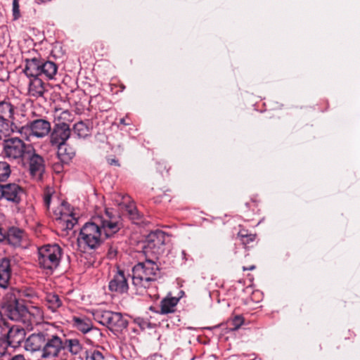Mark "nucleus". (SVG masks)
Returning a JSON list of instances; mask_svg holds the SVG:
<instances>
[{
    "label": "nucleus",
    "instance_id": "79ce46f5",
    "mask_svg": "<svg viewBox=\"0 0 360 360\" xmlns=\"http://www.w3.org/2000/svg\"><path fill=\"white\" fill-rule=\"evenodd\" d=\"M108 162L110 165H115V166H117V167L120 166L118 160H117L115 158H108Z\"/></svg>",
    "mask_w": 360,
    "mask_h": 360
},
{
    "label": "nucleus",
    "instance_id": "a878e982",
    "mask_svg": "<svg viewBox=\"0 0 360 360\" xmlns=\"http://www.w3.org/2000/svg\"><path fill=\"white\" fill-rule=\"evenodd\" d=\"M72 131L79 138H85L89 135L90 129L84 122H78L74 124Z\"/></svg>",
    "mask_w": 360,
    "mask_h": 360
},
{
    "label": "nucleus",
    "instance_id": "c85d7f7f",
    "mask_svg": "<svg viewBox=\"0 0 360 360\" xmlns=\"http://www.w3.org/2000/svg\"><path fill=\"white\" fill-rule=\"evenodd\" d=\"M16 295H19L20 297L22 298L24 302H28L30 303H34V300L37 299L36 293L30 289L25 290L21 292L15 291Z\"/></svg>",
    "mask_w": 360,
    "mask_h": 360
},
{
    "label": "nucleus",
    "instance_id": "4c0bfd02",
    "mask_svg": "<svg viewBox=\"0 0 360 360\" xmlns=\"http://www.w3.org/2000/svg\"><path fill=\"white\" fill-rule=\"evenodd\" d=\"M255 239H256V234H253V233L250 235L247 238L245 237V238H240L241 243L245 246L248 245V244H250L252 242H254L255 240Z\"/></svg>",
    "mask_w": 360,
    "mask_h": 360
},
{
    "label": "nucleus",
    "instance_id": "a211bd4d",
    "mask_svg": "<svg viewBox=\"0 0 360 360\" xmlns=\"http://www.w3.org/2000/svg\"><path fill=\"white\" fill-rule=\"evenodd\" d=\"M25 237V233L22 229L11 226L6 230L5 243L15 247L20 246Z\"/></svg>",
    "mask_w": 360,
    "mask_h": 360
},
{
    "label": "nucleus",
    "instance_id": "b1692460",
    "mask_svg": "<svg viewBox=\"0 0 360 360\" xmlns=\"http://www.w3.org/2000/svg\"><path fill=\"white\" fill-rule=\"evenodd\" d=\"M58 66L52 61H44L42 60L41 75H45L48 79H53L57 73Z\"/></svg>",
    "mask_w": 360,
    "mask_h": 360
},
{
    "label": "nucleus",
    "instance_id": "f8f14e48",
    "mask_svg": "<svg viewBox=\"0 0 360 360\" xmlns=\"http://www.w3.org/2000/svg\"><path fill=\"white\" fill-rule=\"evenodd\" d=\"M108 288L111 292L123 294L127 292L129 285L127 276L123 270L117 269L110 279Z\"/></svg>",
    "mask_w": 360,
    "mask_h": 360
},
{
    "label": "nucleus",
    "instance_id": "f257e3e1",
    "mask_svg": "<svg viewBox=\"0 0 360 360\" xmlns=\"http://www.w3.org/2000/svg\"><path fill=\"white\" fill-rule=\"evenodd\" d=\"M24 348L30 352L40 351L43 359H54L67 353L77 356L84 349L83 343L78 338L49 329L29 335L25 341Z\"/></svg>",
    "mask_w": 360,
    "mask_h": 360
},
{
    "label": "nucleus",
    "instance_id": "c756f323",
    "mask_svg": "<svg viewBox=\"0 0 360 360\" xmlns=\"http://www.w3.org/2000/svg\"><path fill=\"white\" fill-rule=\"evenodd\" d=\"M244 322V318L241 315H237L234 317L229 319L227 321L228 327L231 330H238Z\"/></svg>",
    "mask_w": 360,
    "mask_h": 360
},
{
    "label": "nucleus",
    "instance_id": "8fccbe9b",
    "mask_svg": "<svg viewBox=\"0 0 360 360\" xmlns=\"http://www.w3.org/2000/svg\"><path fill=\"white\" fill-rule=\"evenodd\" d=\"M1 329H2V328H1V326H0V333L1 332Z\"/></svg>",
    "mask_w": 360,
    "mask_h": 360
},
{
    "label": "nucleus",
    "instance_id": "f704fd0d",
    "mask_svg": "<svg viewBox=\"0 0 360 360\" xmlns=\"http://www.w3.org/2000/svg\"><path fill=\"white\" fill-rule=\"evenodd\" d=\"M169 169L170 167H168V164L166 162L162 161L158 162L157 169L162 176H164L165 174H167Z\"/></svg>",
    "mask_w": 360,
    "mask_h": 360
},
{
    "label": "nucleus",
    "instance_id": "2f4dec72",
    "mask_svg": "<svg viewBox=\"0 0 360 360\" xmlns=\"http://www.w3.org/2000/svg\"><path fill=\"white\" fill-rule=\"evenodd\" d=\"M85 354V360H105L103 353L96 349L92 351L86 350Z\"/></svg>",
    "mask_w": 360,
    "mask_h": 360
},
{
    "label": "nucleus",
    "instance_id": "09e8293b",
    "mask_svg": "<svg viewBox=\"0 0 360 360\" xmlns=\"http://www.w3.org/2000/svg\"><path fill=\"white\" fill-rule=\"evenodd\" d=\"M150 309L151 311H153V307H150Z\"/></svg>",
    "mask_w": 360,
    "mask_h": 360
},
{
    "label": "nucleus",
    "instance_id": "ddd939ff",
    "mask_svg": "<svg viewBox=\"0 0 360 360\" xmlns=\"http://www.w3.org/2000/svg\"><path fill=\"white\" fill-rule=\"evenodd\" d=\"M26 127L30 131V134L37 138L46 136L51 129V123L44 119H36L30 121Z\"/></svg>",
    "mask_w": 360,
    "mask_h": 360
},
{
    "label": "nucleus",
    "instance_id": "6e6552de",
    "mask_svg": "<svg viewBox=\"0 0 360 360\" xmlns=\"http://www.w3.org/2000/svg\"><path fill=\"white\" fill-rule=\"evenodd\" d=\"M26 164L28 165L29 172L32 178L37 181H41L45 171V161L44 158L37 153L33 146L27 151L26 156L24 158L23 163L20 165L25 166Z\"/></svg>",
    "mask_w": 360,
    "mask_h": 360
},
{
    "label": "nucleus",
    "instance_id": "6ab92c4d",
    "mask_svg": "<svg viewBox=\"0 0 360 360\" xmlns=\"http://www.w3.org/2000/svg\"><path fill=\"white\" fill-rule=\"evenodd\" d=\"M25 68L24 72L27 77H39L41 75V64L42 59L39 58H33L31 59H26Z\"/></svg>",
    "mask_w": 360,
    "mask_h": 360
},
{
    "label": "nucleus",
    "instance_id": "39448f33",
    "mask_svg": "<svg viewBox=\"0 0 360 360\" xmlns=\"http://www.w3.org/2000/svg\"><path fill=\"white\" fill-rule=\"evenodd\" d=\"M1 310L9 319L24 324L27 306L20 300L15 290L8 292L5 295Z\"/></svg>",
    "mask_w": 360,
    "mask_h": 360
},
{
    "label": "nucleus",
    "instance_id": "49530a36",
    "mask_svg": "<svg viewBox=\"0 0 360 360\" xmlns=\"http://www.w3.org/2000/svg\"><path fill=\"white\" fill-rule=\"evenodd\" d=\"M120 124H122L124 125H128L129 124L125 122V119L122 118L120 120Z\"/></svg>",
    "mask_w": 360,
    "mask_h": 360
},
{
    "label": "nucleus",
    "instance_id": "dca6fc26",
    "mask_svg": "<svg viewBox=\"0 0 360 360\" xmlns=\"http://www.w3.org/2000/svg\"><path fill=\"white\" fill-rule=\"evenodd\" d=\"M12 275L11 260L8 258H3L0 261V287L7 288L10 284Z\"/></svg>",
    "mask_w": 360,
    "mask_h": 360
},
{
    "label": "nucleus",
    "instance_id": "a19ab883",
    "mask_svg": "<svg viewBox=\"0 0 360 360\" xmlns=\"http://www.w3.org/2000/svg\"><path fill=\"white\" fill-rule=\"evenodd\" d=\"M252 233H248V230H245V229H241L239 231V232L238 233V237L239 238H247L248 236H249L250 235H251Z\"/></svg>",
    "mask_w": 360,
    "mask_h": 360
},
{
    "label": "nucleus",
    "instance_id": "7c9ffc66",
    "mask_svg": "<svg viewBox=\"0 0 360 360\" xmlns=\"http://www.w3.org/2000/svg\"><path fill=\"white\" fill-rule=\"evenodd\" d=\"M13 120L0 117V133L8 134L11 130Z\"/></svg>",
    "mask_w": 360,
    "mask_h": 360
},
{
    "label": "nucleus",
    "instance_id": "423d86ee",
    "mask_svg": "<svg viewBox=\"0 0 360 360\" xmlns=\"http://www.w3.org/2000/svg\"><path fill=\"white\" fill-rule=\"evenodd\" d=\"M63 250L57 243L46 244L38 248V263L41 268L52 271L56 269L62 257Z\"/></svg>",
    "mask_w": 360,
    "mask_h": 360
},
{
    "label": "nucleus",
    "instance_id": "5701e85b",
    "mask_svg": "<svg viewBox=\"0 0 360 360\" xmlns=\"http://www.w3.org/2000/svg\"><path fill=\"white\" fill-rule=\"evenodd\" d=\"M72 324L82 333L89 332L93 328L91 321L85 316H73Z\"/></svg>",
    "mask_w": 360,
    "mask_h": 360
},
{
    "label": "nucleus",
    "instance_id": "bb28decb",
    "mask_svg": "<svg viewBox=\"0 0 360 360\" xmlns=\"http://www.w3.org/2000/svg\"><path fill=\"white\" fill-rule=\"evenodd\" d=\"M48 307L52 311H56L62 305V300L59 296L55 293H49L46 297Z\"/></svg>",
    "mask_w": 360,
    "mask_h": 360
},
{
    "label": "nucleus",
    "instance_id": "20e7f679",
    "mask_svg": "<svg viewBox=\"0 0 360 360\" xmlns=\"http://www.w3.org/2000/svg\"><path fill=\"white\" fill-rule=\"evenodd\" d=\"M1 145L3 156L19 165L23 163L27 151L32 147V144L26 143L18 137L4 139Z\"/></svg>",
    "mask_w": 360,
    "mask_h": 360
},
{
    "label": "nucleus",
    "instance_id": "2eb2a0df",
    "mask_svg": "<svg viewBox=\"0 0 360 360\" xmlns=\"http://www.w3.org/2000/svg\"><path fill=\"white\" fill-rule=\"evenodd\" d=\"M44 312L39 306H27V310L25 316L24 325L30 327L34 324H37L43 320Z\"/></svg>",
    "mask_w": 360,
    "mask_h": 360
},
{
    "label": "nucleus",
    "instance_id": "58836bf2",
    "mask_svg": "<svg viewBox=\"0 0 360 360\" xmlns=\"http://www.w3.org/2000/svg\"><path fill=\"white\" fill-rule=\"evenodd\" d=\"M63 165H65V163L61 162L60 160L59 162H55L53 165V169L56 173H60L63 169Z\"/></svg>",
    "mask_w": 360,
    "mask_h": 360
},
{
    "label": "nucleus",
    "instance_id": "c03bdc74",
    "mask_svg": "<svg viewBox=\"0 0 360 360\" xmlns=\"http://www.w3.org/2000/svg\"><path fill=\"white\" fill-rule=\"evenodd\" d=\"M100 48L101 50L104 49V44L102 42H96L95 44V50L98 51V49Z\"/></svg>",
    "mask_w": 360,
    "mask_h": 360
},
{
    "label": "nucleus",
    "instance_id": "0eeeda50",
    "mask_svg": "<svg viewBox=\"0 0 360 360\" xmlns=\"http://www.w3.org/2000/svg\"><path fill=\"white\" fill-rule=\"evenodd\" d=\"M95 319L114 332H121L128 326V321L121 313L107 310H98L94 314Z\"/></svg>",
    "mask_w": 360,
    "mask_h": 360
},
{
    "label": "nucleus",
    "instance_id": "7ed1b4c3",
    "mask_svg": "<svg viewBox=\"0 0 360 360\" xmlns=\"http://www.w3.org/2000/svg\"><path fill=\"white\" fill-rule=\"evenodd\" d=\"M160 269L158 264L152 259H146L139 262L132 269V283L138 289L148 288L151 282L155 281Z\"/></svg>",
    "mask_w": 360,
    "mask_h": 360
},
{
    "label": "nucleus",
    "instance_id": "a18cd8bd",
    "mask_svg": "<svg viewBox=\"0 0 360 360\" xmlns=\"http://www.w3.org/2000/svg\"><path fill=\"white\" fill-rule=\"evenodd\" d=\"M255 268H256V266L255 265H251V266H248V267L243 266V271H252V270L255 269Z\"/></svg>",
    "mask_w": 360,
    "mask_h": 360
},
{
    "label": "nucleus",
    "instance_id": "e433bc0d",
    "mask_svg": "<svg viewBox=\"0 0 360 360\" xmlns=\"http://www.w3.org/2000/svg\"><path fill=\"white\" fill-rule=\"evenodd\" d=\"M19 1H13V15L14 20H17L20 17Z\"/></svg>",
    "mask_w": 360,
    "mask_h": 360
},
{
    "label": "nucleus",
    "instance_id": "de8ad7c7",
    "mask_svg": "<svg viewBox=\"0 0 360 360\" xmlns=\"http://www.w3.org/2000/svg\"><path fill=\"white\" fill-rule=\"evenodd\" d=\"M37 4H41L43 2H45L46 0H35Z\"/></svg>",
    "mask_w": 360,
    "mask_h": 360
},
{
    "label": "nucleus",
    "instance_id": "9d476101",
    "mask_svg": "<svg viewBox=\"0 0 360 360\" xmlns=\"http://www.w3.org/2000/svg\"><path fill=\"white\" fill-rule=\"evenodd\" d=\"M70 134L71 130L68 124L64 122H57L51 132L50 142L52 146L65 143Z\"/></svg>",
    "mask_w": 360,
    "mask_h": 360
},
{
    "label": "nucleus",
    "instance_id": "f03ea898",
    "mask_svg": "<svg viewBox=\"0 0 360 360\" xmlns=\"http://www.w3.org/2000/svg\"><path fill=\"white\" fill-rule=\"evenodd\" d=\"M122 226L120 217L113 214L107 209L103 214L93 217L84 224L80 230L78 243L90 249H96L105 239L117 233Z\"/></svg>",
    "mask_w": 360,
    "mask_h": 360
},
{
    "label": "nucleus",
    "instance_id": "4be33fe9",
    "mask_svg": "<svg viewBox=\"0 0 360 360\" xmlns=\"http://www.w3.org/2000/svg\"><path fill=\"white\" fill-rule=\"evenodd\" d=\"M179 301V298L175 297H165L160 302V314H167L174 313L176 311V307Z\"/></svg>",
    "mask_w": 360,
    "mask_h": 360
},
{
    "label": "nucleus",
    "instance_id": "aec40b11",
    "mask_svg": "<svg viewBox=\"0 0 360 360\" xmlns=\"http://www.w3.org/2000/svg\"><path fill=\"white\" fill-rule=\"evenodd\" d=\"M58 148L57 156L58 160L66 165L72 160L75 155V149L66 143L56 146Z\"/></svg>",
    "mask_w": 360,
    "mask_h": 360
},
{
    "label": "nucleus",
    "instance_id": "c9c22d12",
    "mask_svg": "<svg viewBox=\"0 0 360 360\" xmlns=\"http://www.w3.org/2000/svg\"><path fill=\"white\" fill-rule=\"evenodd\" d=\"M66 121H68V122L72 121V114L68 110H63V112H61V113L58 116V122H65Z\"/></svg>",
    "mask_w": 360,
    "mask_h": 360
},
{
    "label": "nucleus",
    "instance_id": "72a5a7b5",
    "mask_svg": "<svg viewBox=\"0 0 360 360\" xmlns=\"http://www.w3.org/2000/svg\"><path fill=\"white\" fill-rule=\"evenodd\" d=\"M128 214L131 220L134 221V223H139L141 219V216L138 210L133 207H129L127 209Z\"/></svg>",
    "mask_w": 360,
    "mask_h": 360
},
{
    "label": "nucleus",
    "instance_id": "ea45409f",
    "mask_svg": "<svg viewBox=\"0 0 360 360\" xmlns=\"http://www.w3.org/2000/svg\"><path fill=\"white\" fill-rule=\"evenodd\" d=\"M6 230L7 229L0 226V243H5Z\"/></svg>",
    "mask_w": 360,
    "mask_h": 360
},
{
    "label": "nucleus",
    "instance_id": "4468645a",
    "mask_svg": "<svg viewBox=\"0 0 360 360\" xmlns=\"http://www.w3.org/2000/svg\"><path fill=\"white\" fill-rule=\"evenodd\" d=\"M25 330L23 328L18 326H13L6 333V339L8 345L16 347L25 340Z\"/></svg>",
    "mask_w": 360,
    "mask_h": 360
},
{
    "label": "nucleus",
    "instance_id": "3c124183",
    "mask_svg": "<svg viewBox=\"0 0 360 360\" xmlns=\"http://www.w3.org/2000/svg\"><path fill=\"white\" fill-rule=\"evenodd\" d=\"M2 141L1 136H0V141Z\"/></svg>",
    "mask_w": 360,
    "mask_h": 360
},
{
    "label": "nucleus",
    "instance_id": "9b49d317",
    "mask_svg": "<svg viewBox=\"0 0 360 360\" xmlns=\"http://www.w3.org/2000/svg\"><path fill=\"white\" fill-rule=\"evenodd\" d=\"M24 190L16 184H8L0 186V197L15 204L21 201Z\"/></svg>",
    "mask_w": 360,
    "mask_h": 360
},
{
    "label": "nucleus",
    "instance_id": "cd10ccee",
    "mask_svg": "<svg viewBox=\"0 0 360 360\" xmlns=\"http://www.w3.org/2000/svg\"><path fill=\"white\" fill-rule=\"evenodd\" d=\"M11 174V167L6 161H0V183L6 181Z\"/></svg>",
    "mask_w": 360,
    "mask_h": 360
},
{
    "label": "nucleus",
    "instance_id": "473e14b6",
    "mask_svg": "<svg viewBox=\"0 0 360 360\" xmlns=\"http://www.w3.org/2000/svg\"><path fill=\"white\" fill-rule=\"evenodd\" d=\"M54 193L53 189L52 188L46 187L44 191L43 194V200H44V205L48 210L49 209L51 197L53 193Z\"/></svg>",
    "mask_w": 360,
    "mask_h": 360
},
{
    "label": "nucleus",
    "instance_id": "412c9836",
    "mask_svg": "<svg viewBox=\"0 0 360 360\" xmlns=\"http://www.w3.org/2000/svg\"><path fill=\"white\" fill-rule=\"evenodd\" d=\"M45 92L46 89L44 86V82L39 77H33V79H31L30 82V94L32 96L38 98L43 97Z\"/></svg>",
    "mask_w": 360,
    "mask_h": 360
},
{
    "label": "nucleus",
    "instance_id": "f3484780",
    "mask_svg": "<svg viewBox=\"0 0 360 360\" xmlns=\"http://www.w3.org/2000/svg\"><path fill=\"white\" fill-rule=\"evenodd\" d=\"M54 214L56 219L64 223L67 229H72L77 221L72 213L66 210V204L64 202L61 204V207L58 210L54 211Z\"/></svg>",
    "mask_w": 360,
    "mask_h": 360
},
{
    "label": "nucleus",
    "instance_id": "37998d69",
    "mask_svg": "<svg viewBox=\"0 0 360 360\" xmlns=\"http://www.w3.org/2000/svg\"><path fill=\"white\" fill-rule=\"evenodd\" d=\"M10 360H26L22 354H17L10 359Z\"/></svg>",
    "mask_w": 360,
    "mask_h": 360
},
{
    "label": "nucleus",
    "instance_id": "1a4fd4ad",
    "mask_svg": "<svg viewBox=\"0 0 360 360\" xmlns=\"http://www.w3.org/2000/svg\"><path fill=\"white\" fill-rule=\"evenodd\" d=\"M167 238L166 234L162 231L151 232L147 237L144 252H150L157 257L161 255L165 250Z\"/></svg>",
    "mask_w": 360,
    "mask_h": 360
},
{
    "label": "nucleus",
    "instance_id": "393cba45",
    "mask_svg": "<svg viewBox=\"0 0 360 360\" xmlns=\"http://www.w3.org/2000/svg\"><path fill=\"white\" fill-rule=\"evenodd\" d=\"M14 106L8 101L0 102V117L14 120Z\"/></svg>",
    "mask_w": 360,
    "mask_h": 360
}]
</instances>
